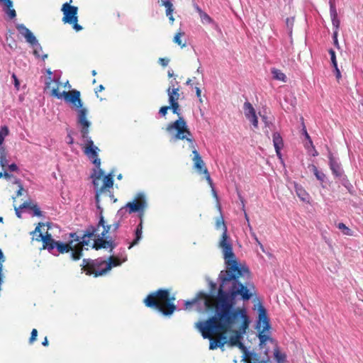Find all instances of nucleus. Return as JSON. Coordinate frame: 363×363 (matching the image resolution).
<instances>
[{
    "instance_id": "nucleus-1",
    "label": "nucleus",
    "mask_w": 363,
    "mask_h": 363,
    "mask_svg": "<svg viewBox=\"0 0 363 363\" xmlns=\"http://www.w3.org/2000/svg\"><path fill=\"white\" fill-rule=\"evenodd\" d=\"M255 294L252 284H242L240 280L221 282L218 291L215 314L206 321L196 323L203 338H211L212 335L233 333L228 344L236 346L246 333L250 323L247 310L244 307H235L237 298L249 301Z\"/></svg>"
},
{
    "instance_id": "nucleus-2",
    "label": "nucleus",
    "mask_w": 363,
    "mask_h": 363,
    "mask_svg": "<svg viewBox=\"0 0 363 363\" xmlns=\"http://www.w3.org/2000/svg\"><path fill=\"white\" fill-rule=\"evenodd\" d=\"M216 228L223 230L218 245L222 250L226 268L225 270L221 271L219 274L220 283L238 281L240 278H249L250 272L248 268L240 264L235 258L230 238L228 235L227 226L222 216L217 218Z\"/></svg>"
},
{
    "instance_id": "nucleus-3",
    "label": "nucleus",
    "mask_w": 363,
    "mask_h": 363,
    "mask_svg": "<svg viewBox=\"0 0 363 363\" xmlns=\"http://www.w3.org/2000/svg\"><path fill=\"white\" fill-rule=\"evenodd\" d=\"M96 228L90 225L86 228L82 237L78 236L76 233H70L69 237L72 240L68 243L55 240L49 233H47L45 235L40 234L39 236L43 242V248L47 249L52 255H57L60 253L63 254L71 251L70 256L72 259L77 261L82 257V251L88 250L85 247L89 245L91 240L96 235Z\"/></svg>"
},
{
    "instance_id": "nucleus-4",
    "label": "nucleus",
    "mask_w": 363,
    "mask_h": 363,
    "mask_svg": "<svg viewBox=\"0 0 363 363\" xmlns=\"http://www.w3.org/2000/svg\"><path fill=\"white\" fill-rule=\"evenodd\" d=\"M167 131L170 135L171 142H176L179 140H186L189 143V146L193 150L194 157L192 160L194 161V167L199 172L203 173V169L206 168L205 164L196 149L192 134L189 131L185 120L182 116H179L177 121L167 125Z\"/></svg>"
},
{
    "instance_id": "nucleus-5",
    "label": "nucleus",
    "mask_w": 363,
    "mask_h": 363,
    "mask_svg": "<svg viewBox=\"0 0 363 363\" xmlns=\"http://www.w3.org/2000/svg\"><path fill=\"white\" fill-rule=\"evenodd\" d=\"M174 300V297L169 298L167 290L159 289L148 295L144 302L147 307L154 308L164 315H169L176 310L173 303Z\"/></svg>"
},
{
    "instance_id": "nucleus-6",
    "label": "nucleus",
    "mask_w": 363,
    "mask_h": 363,
    "mask_svg": "<svg viewBox=\"0 0 363 363\" xmlns=\"http://www.w3.org/2000/svg\"><path fill=\"white\" fill-rule=\"evenodd\" d=\"M126 260V255L123 257L122 260L111 256L108 262L102 258H98L94 260L83 259L81 266L82 267V269L87 271V274H94L95 277H99L106 274L112 267L119 266Z\"/></svg>"
},
{
    "instance_id": "nucleus-7",
    "label": "nucleus",
    "mask_w": 363,
    "mask_h": 363,
    "mask_svg": "<svg viewBox=\"0 0 363 363\" xmlns=\"http://www.w3.org/2000/svg\"><path fill=\"white\" fill-rule=\"evenodd\" d=\"M121 225L120 220L118 219L115 220L112 225H106L105 220L102 216V212L100 213L99 221L96 227V235L93 238H96L91 245L92 248L99 250L101 248L110 249L111 252L116 247V244L111 240H106L104 238L110 231L117 230ZM95 228V226H94Z\"/></svg>"
},
{
    "instance_id": "nucleus-8",
    "label": "nucleus",
    "mask_w": 363,
    "mask_h": 363,
    "mask_svg": "<svg viewBox=\"0 0 363 363\" xmlns=\"http://www.w3.org/2000/svg\"><path fill=\"white\" fill-rule=\"evenodd\" d=\"M258 319L257 320L256 329L257 330L259 347L263 348L266 342L274 343L273 338L270 336L271 325L269 318L267 316L266 308L261 302L257 304Z\"/></svg>"
},
{
    "instance_id": "nucleus-9",
    "label": "nucleus",
    "mask_w": 363,
    "mask_h": 363,
    "mask_svg": "<svg viewBox=\"0 0 363 363\" xmlns=\"http://www.w3.org/2000/svg\"><path fill=\"white\" fill-rule=\"evenodd\" d=\"M53 81L56 83V85L52 87L51 95L59 99L64 98L66 102L71 104L72 107L77 111V118L82 110H87L86 108L83 107V102L80 99V92L78 90L73 89L69 91H63L62 92H60L59 87L61 84L60 78L54 79Z\"/></svg>"
},
{
    "instance_id": "nucleus-10",
    "label": "nucleus",
    "mask_w": 363,
    "mask_h": 363,
    "mask_svg": "<svg viewBox=\"0 0 363 363\" xmlns=\"http://www.w3.org/2000/svg\"><path fill=\"white\" fill-rule=\"evenodd\" d=\"M16 28L18 31L20 33V34L25 38L26 42L28 43L34 48V55L36 57H40L41 56L42 59L45 60L48 57V55L44 54L41 55V53L43 52L42 46L38 43V40L36 39L33 33L23 24L17 25Z\"/></svg>"
},
{
    "instance_id": "nucleus-11",
    "label": "nucleus",
    "mask_w": 363,
    "mask_h": 363,
    "mask_svg": "<svg viewBox=\"0 0 363 363\" xmlns=\"http://www.w3.org/2000/svg\"><path fill=\"white\" fill-rule=\"evenodd\" d=\"M72 0L69 1V3H65L61 9V11L63 13L62 21L65 23H69L72 25L73 28L79 31L82 29V27L77 23L78 17H77V11L78 8L74 6H71L70 3Z\"/></svg>"
},
{
    "instance_id": "nucleus-12",
    "label": "nucleus",
    "mask_w": 363,
    "mask_h": 363,
    "mask_svg": "<svg viewBox=\"0 0 363 363\" xmlns=\"http://www.w3.org/2000/svg\"><path fill=\"white\" fill-rule=\"evenodd\" d=\"M88 110H82L77 118V123L81 128V135L83 141L85 143L86 146H89L91 143H94V142L89 135L91 122L88 121L86 118Z\"/></svg>"
},
{
    "instance_id": "nucleus-13",
    "label": "nucleus",
    "mask_w": 363,
    "mask_h": 363,
    "mask_svg": "<svg viewBox=\"0 0 363 363\" xmlns=\"http://www.w3.org/2000/svg\"><path fill=\"white\" fill-rule=\"evenodd\" d=\"M125 206L129 213L138 212L140 213L141 217L147 206L145 195L143 193L137 194L135 199L133 201L126 203Z\"/></svg>"
},
{
    "instance_id": "nucleus-14",
    "label": "nucleus",
    "mask_w": 363,
    "mask_h": 363,
    "mask_svg": "<svg viewBox=\"0 0 363 363\" xmlns=\"http://www.w3.org/2000/svg\"><path fill=\"white\" fill-rule=\"evenodd\" d=\"M198 304L200 306L201 310L207 311L212 308V302L209 296L201 291L198 294L197 296L191 301H187L185 302V308L188 309L190 306Z\"/></svg>"
},
{
    "instance_id": "nucleus-15",
    "label": "nucleus",
    "mask_w": 363,
    "mask_h": 363,
    "mask_svg": "<svg viewBox=\"0 0 363 363\" xmlns=\"http://www.w3.org/2000/svg\"><path fill=\"white\" fill-rule=\"evenodd\" d=\"M243 111L245 117L252 123V125L257 128L258 127V119L256 115V111L249 101H245L244 103Z\"/></svg>"
},
{
    "instance_id": "nucleus-16",
    "label": "nucleus",
    "mask_w": 363,
    "mask_h": 363,
    "mask_svg": "<svg viewBox=\"0 0 363 363\" xmlns=\"http://www.w3.org/2000/svg\"><path fill=\"white\" fill-rule=\"evenodd\" d=\"M99 151V149L94 143H91L89 146H85L84 150V154L92 161L96 167L101 165V160L98 156Z\"/></svg>"
},
{
    "instance_id": "nucleus-17",
    "label": "nucleus",
    "mask_w": 363,
    "mask_h": 363,
    "mask_svg": "<svg viewBox=\"0 0 363 363\" xmlns=\"http://www.w3.org/2000/svg\"><path fill=\"white\" fill-rule=\"evenodd\" d=\"M329 165L330 168L336 177H341L343 174V170L341 167L340 164L337 162V160L333 157V156L330 154L329 156Z\"/></svg>"
},
{
    "instance_id": "nucleus-18",
    "label": "nucleus",
    "mask_w": 363,
    "mask_h": 363,
    "mask_svg": "<svg viewBox=\"0 0 363 363\" xmlns=\"http://www.w3.org/2000/svg\"><path fill=\"white\" fill-rule=\"evenodd\" d=\"M272 139H273V145H274L277 155L279 159H281V150L284 147V141H283L282 137L281 136L279 133L274 132L272 135Z\"/></svg>"
},
{
    "instance_id": "nucleus-19",
    "label": "nucleus",
    "mask_w": 363,
    "mask_h": 363,
    "mask_svg": "<svg viewBox=\"0 0 363 363\" xmlns=\"http://www.w3.org/2000/svg\"><path fill=\"white\" fill-rule=\"evenodd\" d=\"M330 16L332 21V24L334 28H339L340 21L337 16V12L335 4V0H330Z\"/></svg>"
},
{
    "instance_id": "nucleus-20",
    "label": "nucleus",
    "mask_w": 363,
    "mask_h": 363,
    "mask_svg": "<svg viewBox=\"0 0 363 363\" xmlns=\"http://www.w3.org/2000/svg\"><path fill=\"white\" fill-rule=\"evenodd\" d=\"M161 5L164 6L166 8V15L168 16L170 22L173 23L174 18L173 17V4L170 2L169 0H161Z\"/></svg>"
},
{
    "instance_id": "nucleus-21",
    "label": "nucleus",
    "mask_w": 363,
    "mask_h": 363,
    "mask_svg": "<svg viewBox=\"0 0 363 363\" xmlns=\"http://www.w3.org/2000/svg\"><path fill=\"white\" fill-rule=\"evenodd\" d=\"M220 338L218 339H213V336H211V338H208V340H210V345H209V349L210 350H215L218 347H220L222 348L223 346H224V344L225 343V342H222V340H225L226 337L225 336H223L222 334H220Z\"/></svg>"
},
{
    "instance_id": "nucleus-22",
    "label": "nucleus",
    "mask_w": 363,
    "mask_h": 363,
    "mask_svg": "<svg viewBox=\"0 0 363 363\" xmlns=\"http://www.w3.org/2000/svg\"><path fill=\"white\" fill-rule=\"evenodd\" d=\"M245 363H259L260 356L255 352H249L248 354L243 355Z\"/></svg>"
},
{
    "instance_id": "nucleus-23",
    "label": "nucleus",
    "mask_w": 363,
    "mask_h": 363,
    "mask_svg": "<svg viewBox=\"0 0 363 363\" xmlns=\"http://www.w3.org/2000/svg\"><path fill=\"white\" fill-rule=\"evenodd\" d=\"M274 357L277 363H286V355L279 350V347L275 344L274 348Z\"/></svg>"
},
{
    "instance_id": "nucleus-24",
    "label": "nucleus",
    "mask_w": 363,
    "mask_h": 363,
    "mask_svg": "<svg viewBox=\"0 0 363 363\" xmlns=\"http://www.w3.org/2000/svg\"><path fill=\"white\" fill-rule=\"evenodd\" d=\"M113 172H110L108 175L104 176V184L103 186L101 188V191H102L104 189L106 188H111L113 185Z\"/></svg>"
},
{
    "instance_id": "nucleus-25",
    "label": "nucleus",
    "mask_w": 363,
    "mask_h": 363,
    "mask_svg": "<svg viewBox=\"0 0 363 363\" xmlns=\"http://www.w3.org/2000/svg\"><path fill=\"white\" fill-rule=\"evenodd\" d=\"M142 230H143V222L140 221V224L137 226L136 230H135V238L134 239L133 242L128 247L129 249H130L134 245H137L139 242V241L141 240L142 233H143Z\"/></svg>"
},
{
    "instance_id": "nucleus-26",
    "label": "nucleus",
    "mask_w": 363,
    "mask_h": 363,
    "mask_svg": "<svg viewBox=\"0 0 363 363\" xmlns=\"http://www.w3.org/2000/svg\"><path fill=\"white\" fill-rule=\"evenodd\" d=\"M272 74L274 79L281 81L283 82H286V77L281 70L273 68L272 69Z\"/></svg>"
},
{
    "instance_id": "nucleus-27",
    "label": "nucleus",
    "mask_w": 363,
    "mask_h": 363,
    "mask_svg": "<svg viewBox=\"0 0 363 363\" xmlns=\"http://www.w3.org/2000/svg\"><path fill=\"white\" fill-rule=\"evenodd\" d=\"M47 74L50 76L48 78V82H45V88L46 89H50V91H52V87L53 86H55L56 85V83L54 82V81H52V80H54V79H56L57 78H60V77H55V78H52L51 77V75L52 74V72L50 71V69H48L46 71Z\"/></svg>"
},
{
    "instance_id": "nucleus-28",
    "label": "nucleus",
    "mask_w": 363,
    "mask_h": 363,
    "mask_svg": "<svg viewBox=\"0 0 363 363\" xmlns=\"http://www.w3.org/2000/svg\"><path fill=\"white\" fill-rule=\"evenodd\" d=\"M295 188L297 196L302 201H306L308 198V194H307V192L301 186L296 185Z\"/></svg>"
},
{
    "instance_id": "nucleus-29",
    "label": "nucleus",
    "mask_w": 363,
    "mask_h": 363,
    "mask_svg": "<svg viewBox=\"0 0 363 363\" xmlns=\"http://www.w3.org/2000/svg\"><path fill=\"white\" fill-rule=\"evenodd\" d=\"M199 17L201 18V21L203 24H214V21L213 18L207 14L206 12L203 11L199 14Z\"/></svg>"
},
{
    "instance_id": "nucleus-30",
    "label": "nucleus",
    "mask_w": 363,
    "mask_h": 363,
    "mask_svg": "<svg viewBox=\"0 0 363 363\" xmlns=\"http://www.w3.org/2000/svg\"><path fill=\"white\" fill-rule=\"evenodd\" d=\"M167 94L169 96V103H170V97L171 96H173L174 102H177L179 97L178 88H173V89L169 88L167 90Z\"/></svg>"
},
{
    "instance_id": "nucleus-31",
    "label": "nucleus",
    "mask_w": 363,
    "mask_h": 363,
    "mask_svg": "<svg viewBox=\"0 0 363 363\" xmlns=\"http://www.w3.org/2000/svg\"><path fill=\"white\" fill-rule=\"evenodd\" d=\"M0 165L2 168H5L8 165L5 149L0 147Z\"/></svg>"
},
{
    "instance_id": "nucleus-32",
    "label": "nucleus",
    "mask_w": 363,
    "mask_h": 363,
    "mask_svg": "<svg viewBox=\"0 0 363 363\" xmlns=\"http://www.w3.org/2000/svg\"><path fill=\"white\" fill-rule=\"evenodd\" d=\"M311 169L317 179L323 182L325 179V174L321 171H319L315 165H312Z\"/></svg>"
},
{
    "instance_id": "nucleus-33",
    "label": "nucleus",
    "mask_w": 363,
    "mask_h": 363,
    "mask_svg": "<svg viewBox=\"0 0 363 363\" xmlns=\"http://www.w3.org/2000/svg\"><path fill=\"white\" fill-rule=\"evenodd\" d=\"M9 133V128L6 125H2L0 127V145L2 144L5 137L8 135Z\"/></svg>"
},
{
    "instance_id": "nucleus-34",
    "label": "nucleus",
    "mask_w": 363,
    "mask_h": 363,
    "mask_svg": "<svg viewBox=\"0 0 363 363\" xmlns=\"http://www.w3.org/2000/svg\"><path fill=\"white\" fill-rule=\"evenodd\" d=\"M169 104L171 105V108H172L173 113L177 114L178 116H180L179 104H178V102H174L173 96L170 97V103Z\"/></svg>"
},
{
    "instance_id": "nucleus-35",
    "label": "nucleus",
    "mask_w": 363,
    "mask_h": 363,
    "mask_svg": "<svg viewBox=\"0 0 363 363\" xmlns=\"http://www.w3.org/2000/svg\"><path fill=\"white\" fill-rule=\"evenodd\" d=\"M337 228L342 230V233L346 235H352V230L347 227L343 223H339Z\"/></svg>"
},
{
    "instance_id": "nucleus-36",
    "label": "nucleus",
    "mask_w": 363,
    "mask_h": 363,
    "mask_svg": "<svg viewBox=\"0 0 363 363\" xmlns=\"http://www.w3.org/2000/svg\"><path fill=\"white\" fill-rule=\"evenodd\" d=\"M128 212V208L126 206L121 208L116 216V218H118L119 220L123 218L124 216H125L126 213Z\"/></svg>"
},
{
    "instance_id": "nucleus-37",
    "label": "nucleus",
    "mask_w": 363,
    "mask_h": 363,
    "mask_svg": "<svg viewBox=\"0 0 363 363\" xmlns=\"http://www.w3.org/2000/svg\"><path fill=\"white\" fill-rule=\"evenodd\" d=\"M30 206V203L24 202L18 208H15L16 214L18 218H21V210L27 208Z\"/></svg>"
},
{
    "instance_id": "nucleus-38",
    "label": "nucleus",
    "mask_w": 363,
    "mask_h": 363,
    "mask_svg": "<svg viewBox=\"0 0 363 363\" xmlns=\"http://www.w3.org/2000/svg\"><path fill=\"white\" fill-rule=\"evenodd\" d=\"M184 35V33L179 32L177 33L174 38V42L179 45H180L182 48H184L186 46V43H182L181 40V37Z\"/></svg>"
},
{
    "instance_id": "nucleus-39",
    "label": "nucleus",
    "mask_w": 363,
    "mask_h": 363,
    "mask_svg": "<svg viewBox=\"0 0 363 363\" xmlns=\"http://www.w3.org/2000/svg\"><path fill=\"white\" fill-rule=\"evenodd\" d=\"M28 208H30L33 211V216L38 217H40L42 216V212L37 205H30V206Z\"/></svg>"
},
{
    "instance_id": "nucleus-40",
    "label": "nucleus",
    "mask_w": 363,
    "mask_h": 363,
    "mask_svg": "<svg viewBox=\"0 0 363 363\" xmlns=\"http://www.w3.org/2000/svg\"><path fill=\"white\" fill-rule=\"evenodd\" d=\"M328 52L330 55V60H331V63H332L333 67H336V65H337V60H336L335 52L333 49H330L328 50Z\"/></svg>"
},
{
    "instance_id": "nucleus-41",
    "label": "nucleus",
    "mask_w": 363,
    "mask_h": 363,
    "mask_svg": "<svg viewBox=\"0 0 363 363\" xmlns=\"http://www.w3.org/2000/svg\"><path fill=\"white\" fill-rule=\"evenodd\" d=\"M104 174V171L100 168V166L99 167H96L94 170V173L91 174V177H95L96 179H101V177H103Z\"/></svg>"
},
{
    "instance_id": "nucleus-42",
    "label": "nucleus",
    "mask_w": 363,
    "mask_h": 363,
    "mask_svg": "<svg viewBox=\"0 0 363 363\" xmlns=\"http://www.w3.org/2000/svg\"><path fill=\"white\" fill-rule=\"evenodd\" d=\"M294 17H291V18H287L286 20V27L289 31L290 33H291L292 32V27L294 26Z\"/></svg>"
},
{
    "instance_id": "nucleus-43",
    "label": "nucleus",
    "mask_w": 363,
    "mask_h": 363,
    "mask_svg": "<svg viewBox=\"0 0 363 363\" xmlns=\"http://www.w3.org/2000/svg\"><path fill=\"white\" fill-rule=\"evenodd\" d=\"M335 28V30L333 32V41H334L335 46L337 49H340V45H339L338 40H337V33H338V29L339 28H337V29L336 28Z\"/></svg>"
},
{
    "instance_id": "nucleus-44",
    "label": "nucleus",
    "mask_w": 363,
    "mask_h": 363,
    "mask_svg": "<svg viewBox=\"0 0 363 363\" xmlns=\"http://www.w3.org/2000/svg\"><path fill=\"white\" fill-rule=\"evenodd\" d=\"M203 174L206 175V179L208 182V183L209 184L211 188H213V181L210 177V174H209V172L208 171V169L206 168H204L203 169Z\"/></svg>"
},
{
    "instance_id": "nucleus-45",
    "label": "nucleus",
    "mask_w": 363,
    "mask_h": 363,
    "mask_svg": "<svg viewBox=\"0 0 363 363\" xmlns=\"http://www.w3.org/2000/svg\"><path fill=\"white\" fill-rule=\"evenodd\" d=\"M252 237L254 238V240H255V242L258 244V245L260 247L261 250L262 252H264V246L263 245L259 242V240H258L255 233L254 231H252V233H250Z\"/></svg>"
},
{
    "instance_id": "nucleus-46",
    "label": "nucleus",
    "mask_w": 363,
    "mask_h": 363,
    "mask_svg": "<svg viewBox=\"0 0 363 363\" xmlns=\"http://www.w3.org/2000/svg\"><path fill=\"white\" fill-rule=\"evenodd\" d=\"M252 237L254 238V240H255V242L258 244V245L260 247L261 250L262 252H264V246L263 245L259 242V240H258L255 233L254 231H252V233H250Z\"/></svg>"
},
{
    "instance_id": "nucleus-47",
    "label": "nucleus",
    "mask_w": 363,
    "mask_h": 363,
    "mask_svg": "<svg viewBox=\"0 0 363 363\" xmlns=\"http://www.w3.org/2000/svg\"><path fill=\"white\" fill-rule=\"evenodd\" d=\"M252 237L254 238V240H255V242L258 244V245L260 247L261 250L262 252H264V246L263 245L259 242V240H258L255 233L254 231H252V233H250Z\"/></svg>"
},
{
    "instance_id": "nucleus-48",
    "label": "nucleus",
    "mask_w": 363,
    "mask_h": 363,
    "mask_svg": "<svg viewBox=\"0 0 363 363\" xmlns=\"http://www.w3.org/2000/svg\"><path fill=\"white\" fill-rule=\"evenodd\" d=\"M238 196H239V199H240V201H241V203H242V211H244L245 218V219H246L247 222L248 223V222H250V220H249V217H248V216H247V213H246V211H245V203H244V199H243V198L241 196V195H240V194H238Z\"/></svg>"
},
{
    "instance_id": "nucleus-49",
    "label": "nucleus",
    "mask_w": 363,
    "mask_h": 363,
    "mask_svg": "<svg viewBox=\"0 0 363 363\" xmlns=\"http://www.w3.org/2000/svg\"><path fill=\"white\" fill-rule=\"evenodd\" d=\"M38 335V331L36 329H33L31 332V335L29 340V342L32 344L35 340Z\"/></svg>"
},
{
    "instance_id": "nucleus-50",
    "label": "nucleus",
    "mask_w": 363,
    "mask_h": 363,
    "mask_svg": "<svg viewBox=\"0 0 363 363\" xmlns=\"http://www.w3.org/2000/svg\"><path fill=\"white\" fill-rule=\"evenodd\" d=\"M6 13L11 19H13L16 16V11L13 9H8Z\"/></svg>"
},
{
    "instance_id": "nucleus-51",
    "label": "nucleus",
    "mask_w": 363,
    "mask_h": 363,
    "mask_svg": "<svg viewBox=\"0 0 363 363\" xmlns=\"http://www.w3.org/2000/svg\"><path fill=\"white\" fill-rule=\"evenodd\" d=\"M13 80V84L15 88L18 90L20 87V82L16 77V75L13 73L11 76Z\"/></svg>"
},
{
    "instance_id": "nucleus-52",
    "label": "nucleus",
    "mask_w": 363,
    "mask_h": 363,
    "mask_svg": "<svg viewBox=\"0 0 363 363\" xmlns=\"http://www.w3.org/2000/svg\"><path fill=\"white\" fill-rule=\"evenodd\" d=\"M33 235H37L38 233V238H36L37 240H41L40 237L39 236L40 234L43 235L40 232V224L35 228V230L32 233Z\"/></svg>"
},
{
    "instance_id": "nucleus-53",
    "label": "nucleus",
    "mask_w": 363,
    "mask_h": 363,
    "mask_svg": "<svg viewBox=\"0 0 363 363\" xmlns=\"http://www.w3.org/2000/svg\"><path fill=\"white\" fill-rule=\"evenodd\" d=\"M236 346H238L244 352V354H248L249 351H247V347L242 342H240Z\"/></svg>"
},
{
    "instance_id": "nucleus-54",
    "label": "nucleus",
    "mask_w": 363,
    "mask_h": 363,
    "mask_svg": "<svg viewBox=\"0 0 363 363\" xmlns=\"http://www.w3.org/2000/svg\"><path fill=\"white\" fill-rule=\"evenodd\" d=\"M334 71H335L336 79L337 81H339L341 79L342 75H341L340 71L337 65H336V67H334Z\"/></svg>"
},
{
    "instance_id": "nucleus-55",
    "label": "nucleus",
    "mask_w": 363,
    "mask_h": 363,
    "mask_svg": "<svg viewBox=\"0 0 363 363\" xmlns=\"http://www.w3.org/2000/svg\"><path fill=\"white\" fill-rule=\"evenodd\" d=\"M169 108V106H162L160 108V114H161L162 116H164L166 114H167V112L168 111V109Z\"/></svg>"
},
{
    "instance_id": "nucleus-56",
    "label": "nucleus",
    "mask_w": 363,
    "mask_h": 363,
    "mask_svg": "<svg viewBox=\"0 0 363 363\" xmlns=\"http://www.w3.org/2000/svg\"><path fill=\"white\" fill-rule=\"evenodd\" d=\"M0 2H4L5 6H6L8 9H11L13 6L11 0H0Z\"/></svg>"
},
{
    "instance_id": "nucleus-57",
    "label": "nucleus",
    "mask_w": 363,
    "mask_h": 363,
    "mask_svg": "<svg viewBox=\"0 0 363 363\" xmlns=\"http://www.w3.org/2000/svg\"><path fill=\"white\" fill-rule=\"evenodd\" d=\"M159 61H160V65L163 67L167 66V65L169 63V60L166 59V58H160Z\"/></svg>"
},
{
    "instance_id": "nucleus-58",
    "label": "nucleus",
    "mask_w": 363,
    "mask_h": 363,
    "mask_svg": "<svg viewBox=\"0 0 363 363\" xmlns=\"http://www.w3.org/2000/svg\"><path fill=\"white\" fill-rule=\"evenodd\" d=\"M8 166V168L11 171V172H16L18 169L17 165L14 163L10 164V165H7Z\"/></svg>"
},
{
    "instance_id": "nucleus-59",
    "label": "nucleus",
    "mask_w": 363,
    "mask_h": 363,
    "mask_svg": "<svg viewBox=\"0 0 363 363\" xmlns=\"http://www.w3.org/2000/svg\"><path fill=\"white\" fill-rule=\"evenodd\" d=\"M91 178L93 179V184L95 189L97 190L99 185L100 179H96L95 177H91Z\"/></svg>"
},
{
    "instance_id": "nucleus-60",
    "label": "nucleus",
    "mask_w": 363,
    "mask_h": 363,
    "mask_svg": "<svg viewBox=\"0 0 363 363\" xmlns=\"http://www.w3.org/2000/svg\"><path fill=\"white\" fill-rule=\"evenodd\" d=\"M303 134L305 135L306 139H307L308 140V142L310 143V144L312 145V140L311 139V137L308 135V133H307V130H306L305 128L303 129Z\"/></svg>"
},
{
    "instance_id": "nucleus-61",
    "label": "nucleus",
    "mask_w": 363,
    "mask_h": 363,
    "mask_svg": "<svg viewBox=\"0 0 363 363\" xmlns=\"http://www.w3.org/2000/svg\"><path fill=\"white\" fill-rule=\"evenodd\" d=\"M2 177H4L6 179H10L11 175L6 171H4L3 172H0V179Z\"/></svg>"
},
{
    "instance_id": "nucleus-62",
    "label": "nucleus",
    "mask_w": 363,
    "mask_h": 363,
    "mask_svg": "<svg viewBox=\"0 0 363 363\" xmlns=\"http://www.w3.org/2000/svg\"><path fill=\"white\" fill-rule=\"evenodd\" d=\"M67 138V143L69 145H72L74 143V139H73V138L72 137L71 135L68 134Z\"/></svg>"
},
{
    "instance_id": "nucleus-63",
    "label": "nucleus",
    "mask_w": 363,
    "mask_h": 363,
    "mask_svg": "<svg viewBox=\"0 0 363 363\" xmlns=\"http://www.w3.org/2000/svg\"><path fill=\"white\" fill-rule=\"evenodd\" d=\"M211 191H212L213 196L216 199V201L218 202V194L216 193V191L214 186H213V188H211Z\"/></svg>"
},
{
    "instance_id": "nucleus-64",
    "label": "nucleus",
    "mask_w": 363,
    "mask_h": 363,
    "mask_svg": "<svg viewBox=\"0 0 363 363\" xmlns=\"http://www.w3.org/2000/svg\"><path fill=\"white\" fill-rule=\"evenodd\" d=\"M194 7L199 15L203 11L197 4H194Z\"/></svg>"
}]
</instances>
